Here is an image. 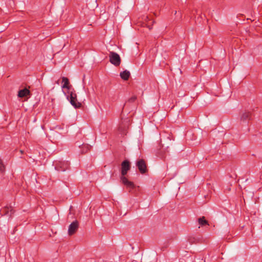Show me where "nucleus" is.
Instances as JSON below:
<instances>
[{
    "label": "nucleus",
    "mask_w": 262,
    "mask_h": 262,
    "mask_svg": "<svg viewBox=\"0 0 262 262\" xmlns=\"http://www.w3.org/2000/svg\"><path fill=\"white\" fill-rule=\"evenodd\" d=\"M62 89L63 92L67 95V99L70 101V103L75 108L80 107L81 104L77 101L76 94L72 91L73 89L70 83H64V84L62 86Z\"/></svg>",
    "instance_id": "nucleus-1"
},
{
    "label": "nucleus",
    "mask_w": 262,
    "mask_h": 262,
    "mask_svg": "<svg viewBox=\"0 0 262 262\" xmlns=\"http://www.w3.org/2000/svg\"><path fill=\"white\" fill-rule=\"evenodd\" d=\"M2 215H7L11 217L14 213V210L11 206H5L0 210Z\"/></svg>",
    "instance_id": "nucleus-8"
},
{
    "label": "nucleus",
    "mask_w": 262,
    "mask_h": 262,
    "mask_svg": "<svg viewBox=\"0 0 262 262\" xmlns=\"http://www.w3.org/2000/svg\"><path fill=\"white\" fill-rule=\"evenodd\" d=\"M30 95L31 92L27 88H25L21 90H20L18 91L17 95L18 97L19 98H28V97H30Z\"/></svg>",
    "instance_id": "nucleus-9"
},
{
    "label": "nucleus",
    "mask_w": 262,
    "mask_h": 262,
    "mask_svg": "<svg viewBox=\"0 0 262 262\" xmlns=\"http://www.w3.org/2000/svg\"><path fill=\"white\" fill-rule=\"evenodd\" d=\"M129 120L127 119L126 120L125 124L122 123L120 125L119 127V130L121 133V134L124 135L127 133V130L128 129Z\"/></svg>",
    "instance_id": "nucleus-11"
},
{
    "label": "nucleus",
    "mask_w": 262,
    "mask_h": 262,
    "mask_svg": "<svg viewBox=\"0 0 262 262\" xmlns=\"http://www.w3.org/2000/svg\"><path fill=\"white\" fill-rule=\"evenodd\" d=\"M20 152L23 154V150H20Z\"/></svg>",
    "instance_id": "nucleus-19"
},
{
    "label": "nucleus",
    "mask_w": 262,
    "mask_h": 262,
    "mask_svg": "<svg viewBox=\"0 0 262 262\" xmlns=\"http://www.w3.org/2000/svg\"><path fill=\"white\" fill-rule=\"evenodd\" d=\"M81 148V152L84 154L90 150L91 146L88 144H83Z\"/></svg>",
    "instance_id": "nucleus-15"
},
{
    "label": "nucleus",
    "mask_w": 262,
    "mask_h": 262,
    "mask_svg": "<svg viewBox=\"0 0 262 262\" xmlns=\"http://www.w3.org/2000/svg\"><path fill=\"white\" fill-rule=\"evenodd\" d=\"M136 166L142 174L145 173L147 172V165L145 161L143 159H139L136 162Z\"/></svg>",
    "instance_id": "nucleus-6"
},
{
    "label": "nucleus",
    "mask_w": 262,
    "mask_h": 262,
    "mask_svg": "<svg viewBox=\"0 0 262 262\" xmlns=\"http://www.w3.org/2000/svg\"><path fill=\"white\" fill-rule=\"evenodd\" d=\"M108 56L110 62L114 66L118 67L120 65L121 59L118 53L113 51H111L110 52Z\"/></svg>",
    "instance_id": "nucleus-2"
},
{
    "label": "nucleus",
    "mask_w": 262,
    "mask_h": 262,
    "mask_svg": "<svg viewBox=\"0 0 262 262\" xmlns=\"http://www.w3.org/2000/svg\"><path fill=\"white\" fill-rule=\"evenodd\" d=\"M79 224L78 221H73L69 226L68 234L71 236L74 234L79 228Z\"/></svg>",
    "instance_id": "nucleus-5"
},
{
    "label": "nucleus",
    "mask_w": 262,
    "mask_h": 262,
    "mask_svg": "<svg viewBox=\"0 0 262 262\" xmlns=\"http://www.w3.org/2000/svg\"><path fill=\"white\" fill-rule=\"evenodd\" d=\"M61 82H69V79L67 77H63L62 78V81Z\"/></svg>",
    "instance_id": "nucleus-18"
},
{
    "label": "nucleus",
    "mask_w": 262,
    "mask_h": 262,
    "mask_svg": "<svg viewBox=\"0 0 262 262\" xmlns=\"http://www.w3.org/2000/svg\"><path fill=\"white\" fill-rule=\"evenodd\" d=\"M130 168V162L126 160L121 163V176H125Z\"/></svg>",
    "instance_id": "nucleus-7"
},
{
    "label": "nucleus",
    "mask_w": 262,
    "mask_h": 262,
    "mask_svg": "<svg viewBox=\"0 0 262 262\" xmlns=\"http://www.w3.org/2000/svg\"><path fill=\"white\" fill-rule=\"evenodd\" d=\"M55 169L59 171H64L70 167V163L68 161H56L54 162Z\"/></svg>",
    "instance_id": "nucleus-3"
},
{
    "label": "nucleus",
    "mask_w": 262,
    "mask_h": 262,
    "mask_svg": "<svg viewBox=\"0 0 262 262\" xmlns=\"http://www.w3.org/2000/svg\"><path fill=\"white\" fill-rule=\"evenodd\" d=\"M156 155L161 159L165 158V151L163 149H162L161 146H160V148L157 149V151H156Z\"/></svg>",
    "instance_id": "nucleus-13"
},
{
    "label": "nucleus",
    "mask_w": 262,
    "mask_h": 262,
    "mask_svg": "<svg viewBox=\"0 0 262 262\" xmlns=\"http://www.w3.org/2000/svg\"><path fill=\"white\" fill-rule=\"evenodd\" d=\"M130 75L129 72L127 70H125L124 71L120 73V74L121 78L124 81H126L128 79Z\"/></svg>",
    "instance_id": "nucleus-12"
},
{
    "label": "nucleus",
    "mask_w": 262,
    "mask_h": 262,
    "mask_svg": "<svg viewBox=\"0 0 262 262\" xmlns=\"http://www.w3.org/2000/svg\"><path fill=\"white\" fill-rule=\"evenodd\" d=\"M121 181L122 183L126 186L127 188L133 189L135 188V184L133 182L129 181L125 176L121 177Z\"/></svg>",
    "instance_id": "nucleus-10"
},
{
    "label": "nucleus",
    "mask_w": 262,
    "mask_h": 262,
    "mask_svg": "<svg viewBox=\"0 0 262 262\" xmlns=\"http://www.w3.org/2000/svg\"><path fill=\"white\" fill-rule=\"evenodd\" d=\"M5 170V166L2 160L0 159V172H3Z\"/></svg>",
    "instance_id": "nucleus-16"
},
{
    "label": "nucleus",
    "mask_w": 262,
    "mask_h": 262,
    "mask_svg": "<svg viewBox=\"0 0 262 262\" xmlns=\"http://www.w3.org/2000/svg\"><path fill=\"white\" fill-rule=\"evenodd\" d=\"M136 96H133L132 97L130 98H129L128 99V101L130 102H133L134 101H135V100L136 99Z\"/></svg>",
    "instance_id": "nucleus-17"
},
{
    "label": "nucleus",
    "mask_w": 262,
    "mask_h": 262,
    "mask_svg": "<svg viewBox=\"0 0 262 262\" xmlns=\"http://www.w3.org/2000/svg\"><path fill=\"white\" fill-rule=\"evenodd\" d=\"M189 242H192V241H191V239H189Z\"/></svg>",
    "instance_id": "nucleus-20"
},
{
    "label": "nucleus",
    "mask_w": 262,
    "mask_h": 262,
    "mask_svg": "<svg viewBox=\"0 0 262 262\" xmlns=\"http://www.w3.org/2000/svg\"><path fill=\"white\" fill-rule=\"evenodd\" d=\"M198 222L199 224L202 226L206 225H209L208 222L205 219L204 216H202L198 219Z\"/></svg>",
    "instance_id": "nucleus-14"
},
{
    "label": "nucleus",
    "mask_w": 262,
    "mask_h": 262,
    "mask_svg": "<svg viewBox=\"0 0 262 262\" xmlns=\"http://www.w3.org/2000/svg\"><path fill=\"white\" fill-rule=\"evenodd\" d=\"M252 119V114L248 111H242L239 114V120L241 123H247Z\"/></svg>",
    "instance_id": "nucleus-4"
}]
</instances>
